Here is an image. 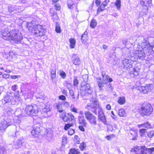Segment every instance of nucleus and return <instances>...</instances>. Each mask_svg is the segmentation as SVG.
<instances>
[{
    "label": "nucleus",
    "instance_id": "nucleus-61",
    "mask_svg": "<svg viewBox=\"0 0 154 154\" xmlns=\"http://www.w3.org/2000/svg\"><path fill=\"white\" fill-rule=\"evenodd\" d=\"M7 128V127H3L0 126V130L1 132L4 131Z\"/></svg>",
    "mask_w": 154,
    "mask_h": 154
},
{
    "label": "nucleus",
    "instance_id": "nucleus-43",
    "mask_svg": "<svg viewBox=\"0 0 154 154\" xmlns=\"http://www.w3.org/2000/svg\"><path fill=\"white\" fill-rule=\"evenodd\" d=\"M109 78V76L106 75L104 77H103V83L106 84L107 83V79Z\"/></svg>",
    "mask_w": 154,
    "mask_h": 154
},
{
    "label": "nucleus",
    "instance_id": "nucleus-23",
    "mask_svg": "<svg viewBox=\"0 0 154 154\" xmlns=\"http://www.w3.org/2000/svg\"><path fill=\"white\" fill-rule=\"evenodd\" d=\"M122 42L123 44L125 45L126 48L128 49H129L132 45V44L130 41L126 40H123Z\"/></svg>",
    "mask_w": 154,
    "mask_h": 154
},
{
    "label": "nucleus",
    "instance_id": "nucleus-52",
    "mask_svg": "<svg viewBox=\"0 0 154 154\" xmlns=\"http://www.w3.org/2000/svg\"><path fill=\"white\" fill-rule=\"evenodd\" d=\"M146 129H142L139 130L140 134L141 136H143V134L145 133Z\"/></svg>",
    "mask_w": 154,
    "mask_h": 154
},
{
    "label": "nucleus",
    "instance_id": "nucleus-37",
    "mask_svg": "<svg viewBox=\"0 0 154 154\" xmlns=\"http://www.w3.org/2000/svg\"><path fill=\"white\" fill-rule=\"evenodd\" d=\"M86 146V144L84 143H82L80 144L79 147L81 150L83 151L85 149Z\"/></svg>",
    "mask_w": 154,
    "mask_h": 154
},
{
    "label": "nucleus",
    "instance_id": "nucleus-4",
    "mask_svg": "<svg viewBox=\"0 0 154 154\" xmlns=\"http://www.w3.org/2000/svg\"><path fill=\"white\" fill-rule=\"evenodd\" d=\"M141 111L143 116H149L152 113L153 108L150 104L144 103L142 105Z\"/></svg>",
    "mask_w": 154,
    "mask_h": 154
},
{
    "label": "nucleus",
    "instance_id": "nucleus-33",
    "mask_svg": "<svg viewBox=\"0 0 154 154\" xmlns=\"http://www.w3.org/2000/svg\"><path fill=\"white\" fill-rule=\"evenodd\" d=\"M115 5L117 9H119L121 7V0H116L115 3Z\"/></svg>",
    "mask_w": 154,
    "mask_h": 154
},
{
    "label": "nucleus",
    "instance_id": "nucleus-49",
    "mask_svg": "<svg viewBox=\"0 0 154 154\" xmlns=\"http://www.w3.org/2000/svg\"><path fill=\"white\" fill-rule=\"evenodd\" d=\"M72 124H66L64 127V129L65 130H67L69 127L72 126Z\"/></svg>",
    "mask_w": 154,
    "mask_h": 154
},
{
    "label": "nucleus",
    "instance_id": "nucleus-41",
    "mask_svg": "<svg viewBox=\"0 0 154 154\" xmlns=\"http://www.w3.org/2000/svg\"><path fill=\"white\" fill-rule=\"evenodd\" d=\"M107 127L108 130L111 131H112L113 130V126L110 124H107Z\"/></svg>",
    "mask_w": 154,
    "mask_h": 154
},
{
    "label": "nucleus",
    "instance_id": "nucleus-10",
    "mask_svg": "<svg viewBox=\"0 0 154 154\" xmlns=\"http://www.w3.org/2000/svg\"><path fill=\"white\" fill-rule=\"evenodd\" d=\"M153 88V86L152 84H148L145 86H142L140 88V90L141 92L144 93H147L148 92H150Z\"/></svg>",
    "mask_w": 154,
    "mask_h": 154
},
{
    "label": "nucleus",
    "instance_id": "nucleus-8",
    "mask_svg": "<svg viewBox=\"0 0 154 154\" xmlns=\"http://www.w3.org/2000/svg\"><path fill=\"white\" fill-rule=\"evenodd\" d=\"M81 86L80 92L83 95H86L88 94H90L92 93V91L90 88L89 84H84L82 82Z\"/></svg>",
    "mask_w": 154,
    "mask_h": 154
},
{
    "label": "nucleus",
    "instance_id": "nucleus-6",
    "mask_svg": "<svg viewBox=\"0 0 154 154\" xmlns=\"http://www.w3.org/2000/svg\"><path fill=\"white\" fill-rule=\"evenodd\" d=\"M86 118L90 124L92 125H96L97 124V118L90 112L86 111L85 112Z\"/></svg>",
    "mask_w": 154,
    "mask_h": 154
},
{
    "label": "nucleus",
    "instance_id": "nucleus-19",
    "mask_svg": "<svg viewBox=\"0 0 154 154\" xmlns=\"http://www.w3.org/2000/svg\"><path fill=\"white\" fill-rule=\"evenodd\" d=\"M98 117V119L102 122H103V124L105 125L107 124V122L106 119V118L105 116V115H103L102 116H100Z\"/></svg>",
    "mask_w": 154,
    "mask_h": 154
},
{
    "label": "nucleus",
    "instance_id": "nucleus-13",
    "mask_svg": "<svg viewBox=\"0 0 154 154\" xmlns=\"http://www.w3.org/2000/svg\"><path fill=\"white\" fill-rule=\"evenodd\" d=\"M140 68L135 67L133 69L132 71L130 72V75L131 77H134L135 76H138L139 74Z\"/></svg>",
    "mask_w": 154,
    "mask_h": 154
},
{
    "label": "nucleus",
    "instance_id": "nucleus-20",
    "mask_svg": "<svg viewBox=\"0 0 154 154\" xmlns=\"http://www.w3.org/2000/svg\"><path fill=\"white\" fill-rule=\"evenodd\" d=\"M142 148L150 154H152V153L154 151V147L147 148L145 146H143Z\"/></svg>",
    "mask_w": 154,
    "mask_h": 154
},
{
    "label": "nucleus",
    "instance_id": "nucleus-31",
    "mask_svg": "<svg viewBox=\"0 0 154 154\" xmlns=\"http://www.w3.org/2000/svg\"><path fill=\"white\" fill-rule=\"evenodd\" d=\"M118 103L120 105L124 104L125 103V99L124 97H120L118 101Z\"/></svg>",
    "mask_w": 154,
    "mask_h": 154
},
{
    "label": "nucleus",
    "instance_id": "nucleus-53",
    "mask_svg": "<svg viewBox=\"0 0 154 154\" xmlns=\"http://www.w3.org/2000/svg\"><path fill=\"white\" fill-rule=\"evenodd\" d=\"M59 99L60 100L65 101L66 100V98L65 96L63 95H61L59 96Z\"/></svg>",
    "mask_w": 154,
    "mask_h": 154
},
{
    "label": "nucleus",
    "instance_id": "nucleus-1",
    "mask_svg": "<svg viewBox=\"0 0 154 154\" xmlns=\"http://www.w3.org/2000/svg\"><path fill=\"white\" fill-rule=\"evenodd\" d=\"M129 52L130 55L129 57L130 60L125 59L122 61L124 68L126 69L131 68L133 63L137 61L138 59L144 60L146 57L145 54L143 51L137 50L132 52L130 51Z\"/></svg>",
    "mask_w": 154,
    "mask_h": 154
},
{
    "label": "nucleus",
    "instance_id": "nucleus-39",
    "mask_svg": "<svg viewBox=\"0 0 154 154\" xmlns=\"http://www.w3.org/2000/svg\"><path fill=\"white\" fill-rule=\"evenodd\" d=\"M55 31L56 32L58 33H60L61 32L60 26L57 23L56 24Z\"/></svg>",
    "mask_w": 154,
    "mask_h": 154
},
{
    "label": "nucleus",
    "instance_id": "nucleus-46",
    "mask_svg": "<svg viewBox=\"0 0 154 154\" xmlns=\"http://www.w3.org/2000/svg\"><path fill=\"white\" fill-rule=\"evenodd\" d=\"M62 105H63L66 107H68L69 106V102L66 101H63L61 102Z\"/></svg>",
    "mask_w": 154,
    "mask_h": 154
},
{
    "label": "nucleus",
    "instance_id": "nucleus-55",
    "mask_svg": "<svg viewBox=\"0 0 154 154\" xmlns=\"http://www.w3.org/2000/svg\"><path fill=\"white\" fill-rule=\"evenodd\" d=\"M74 130L71 129H69L68 131V134L70 135H72L74 133Z\"/></svg>",
    "mask_w": 154,
    "mask_h": 154
},
{
    "label": "nucleus",
    "instance_id": "nucleus-30",
    "mask_svg": "<svg viewBox=\"0 0 154 154\" xmlns=\"http://www.w3.org/2000/svg\"><path fill=\"white\" fill-rule=\"evenodd\" d=\"M63 84L64 86L66 87L69 90H70L72 87V85L70 83H69L66 81H65Z\"/></svg>",
    "mask_w": 154,
    "mask_h": 154
},
{
    "label": "nucleus",
    "instance_id": "nucleus-62",
    "mask_svg": "<svg viewBox=\"0 0 154 154\" xmlns=\"http://www.w3.org/2000/svg\"><path fill=\"white\" fill-rule=\"evenodd\" d=\"M112 86L110 85L109 84L107 86V89L108 91L109 92H111L112 91Z\"/></svg>",
    "mask_w": 154,
    "mask_h": 154
},
{
    "label": "nucleus",
    "instance_id": "nucleus-59",
    "mask_svg": "<svg viewBox=\"0 0 154 154\" xmlns=\"http://www.w3.org/2000/svg\"><path fill=\"white\" fill-rule=\"evenodd\" d=\"M18 88V87L17 85H14L12 86L11 87V89L13 91H15Z\"/></svg>",
    "mask_w": 154,
    "mask_h": 154
},
{
    "label": "nucleus",
    "instance_id": "nucleus-36",
    "mask_svg": "<svg viewBox=\"0 0 154 154\" xmlns=\"http://www.w3.org/2000/svg\"><path fill=\"white\" fill-rule=\"evenodd\" d=\"M59 74L63 79H65L66 77V74L65 72L63 70H60Z\"/></svg>",
    "mask_w": 154,
    "mask_h": 154
},
{
    "label": "nucleus",
    "instance_id": "nucleus-51",
    "mask_svg": "<svg viewBox=\"0 0 154 154\" xmlns=\"http://www.w3.org/2000/svg\"><path fill=\"white\" fill-rule=\"evenodd\" d=\"M50 13L51 14L52 16L55 17V18L57 17V16L56 14V13L55 12L54 10L52 9H50Z\"/></svg>",
    "mask_w": 154,
    "mask_h": 154
},
{
    "label": "nucleus",
    "instance_id": "nucleus-16",
    "mask_svg": "<svg viewBox=\"0 0 154 154\" xmlns=\"http://www.w3.org/2000/svg\"><path fill=\"white\" fill-rule=\"evenodd\" d=\"M41 132V130L38 127H35L31 131V134L33 136L36 137Z\"/></svg>",
    "mask_w": 154,
    "mask_h": 154
},
{
    "label": "nucleus",
    "instance_id": "nucleus-18",
    "mask_svg": "<svg viewBox=\"0 0 154 154\" xmlns=\"http://www.w3.org/2000/svg\"><path fill=\"white\" fill-rule=\"evenodd\" d=\"M73 63L75 65H79L81 63L79 57L76 55H74V57H73Z\"/></svg>",
    "mask_w": 154,
    "mask_h": 154
},
{
    "label": "nucleus",
    "instance_id": "nucleus-34",
    "mask_svg": "<svg viewBox=\"0 0 154 154\" xmlns=\"http://www.w3.org/2000/svg\"><path fill=\"white\" fill-rule=\"evenodd\" d=\"M147 135L149 138H152L154 136V131L151 130L147 133Z\"/></svg>",
    "mask_w": 154,
    "mask_h": 154
},
{
    "label": "nucleus",
    "instance_id": "nucleus-5",
    "mask_svg": "<svg viewBox=\"0 0 154 154\" xmlns=\"http://www.w3.org/2000/svg\"><path fill=\"white\" fill-rule=\"evenodd\" d=\"M149 42L147 39L141 37L140 40L139 41L137 45V48L140 50H143L144 49L148 48L150 47Z\"/></svg>",
    "mask_w": 154,
    "mask_h": 154
},
{
    "label": "nucleus",
    "instance_id": "nucleus-42",
    "mask_svg": "<svg viewBox=\"0 0 154 154\" xmlns=\"http://www.w3.org/2000/svg\"><path fill=\"white\" fill-rule=\"evenodd\" d=\"M79 81L77 79V77L73 78V84L74 86H77L79 83Z\"/></svg>",
    "mask_w": 154,
    "mask_h": 154
},
{
    "label": "nucleus",
    "instance_id": "nucleus-12",
    "mask_svg": "<svg viewBox=\"0 0 154 154\" xmlns=\"http://www.w3.org/2000/svg\"><path fill=\"white\" fill-rule=\"evenodd\" d=\"M10 119L9 116H5L3 120L1 121L0 126L3 127H7L10 125Z\"/></svg>",
    "mask_w": 154,
    "mask_h": 154
},
{
    "label": "nucleus",
    "instance_id": "nucleus-54",
    "mask_svg": "<svg viewBox=\"0 0 154 154\" xmlns=\"http://www.w3.org/2000/svg\"><path fill=\"white\" fill-rule=\"evenodd\" d=\"M43 111L45 112H47L50 111V108L47 106H46V107L43 109Z\"/></svg>",
    "mask_w": 154,
    "mask_h": 154
},
{
    "label": "nucleus",
    "instance_id": "nucleus-25",
    "mask_svg": "<svg viewBox=\"0 0 154 154\" xmlns=\"http://www.w3.org/2000/svg\"><path fill=\"white\" fill-rule=\"evenodd\" d=\"M119 115L120 117H124L126 115L125 110L124 109H121L119 110Z\"/></svg>",
    "mask_w": 154,
    "mask_h": 154
},
{
    "label": "nucleus",
    "instance_id": "nucleus-11",
    "mask_svg": "<svg viewBox=\"0 0 154 154\" xmlns=\"http://www.w3.org/2000/svg\"><path fill=\"white\" fill-rule=\"evenodd\" d=\"M1 32V35L3 36V39L8 40H10V32L8 28L7 27L4 30H2Z\"/></svg>",
    "mask_w": 154,
    "mask_h": 154
},
{
    "label": "nucleus",
    "instance_id": "nucleus-29",
    "mask_svg": "<svg viewBox=\"0 0 154 154\" xmlns=\"http://www.w3.org/2000/svg\"><path fill=\"white\" fill-rule=\"evenodd\" d=\"M97 22L96 20L94 19L92 20L90 23V27L92 28H94L96 26Z\"/></svg>",
    "mask_w": 154,
    "mask_h": 154
},
{
    "label": "nucleus",
    "instance_id": "nucleus-32",
    "mask_svg": "<svg viewBox=\"0 0 154 154\" xmlns=\"http://www.w3.org/2000/svg\"><path fill=\"white\" fill-rule=\"evenodd\" d=\"M98 116L104 115L102 108L100 106L98 110Z\"/></svg>",
    "mask_w": 154,
    "mask_h": 154
},
{
    "label": "nucleus",
    "instance_id": "nucleus-26",
    "mask_svg": "<svg viewBox=\"0 0 154 154\" xmlns=\"http://www.w3.org/2000/svg\"><path fill=\"white\" fill-rule=\"evenodd\" d=\"M67 116L68 117L69 121L71 120V121L73 122H74L75 121L74 116L70 112L68 113L67 114Z\"/></svg>",
    "mask_w": 154,
    "mask_h": 154
},
{
    "label": "nucleus",
    "instance_id": "nucleus-45",
    "mask_svg": "<svg viewBox=\"0 0 154 154\" xmlns=\"http://www.w3.org/2000/svg\"><path fill=\"white\" fill-rule=\"evenodd\" d=\"M115 136L114 134H111L109 135H108L106 136V137L108 140H110L112 138H114Z\"/></svg>",
    "mask_w": 154,
    "mask_h": 154
},
{
    "label": "nucleus",
    "instance_id": "nucleus-63",
    "mask_svg": "<svg viewBox=\"0 0 154 154\" xmlns=\"http://www.w3.org/2000/svg\"><path fill=\"white\" fill-rule=\"evenodd\" d=\"M2 77L3 78H9V75L7 74H5L2 75Z\"/></svg>",
    "mask_w": 154,
    "mask_h": 154
},
{
    "label": "nucleus",
    "instance_id": "nucleus-60",
    "mask_svg": "<svg viewBox=\"0 0 154 154\" xmlns=\"http://www.w3.org/2000/svg\"><path fill=\"white\" fill-rule=\"evenodd\" d=\"M67 138L66 137H63L62 139V143L63 144H66L67 143Z\"/></svg>",
    "mask_w": 154,
    "mask_h": 154
},
{
    "label": "nucleus",
    "instance_id": "nucleus-35",
    "mask_svg": "<svg viewBox=\"0 0 154 154\" xmlns=\"http://www.w3.org/2000/svg\"><path fill=\"white\" fill-rule=\"evenodd\" d=\"M143 127L147 129L151 128L152 127V126L150 123L148 122L146 123L143 124Z\"/></svg>",
    "mask_w": 154,
    "mask_h": 154
},
{
    "label": "nucleus",
    "instance_id": "nucleus-3",
    "mask_svg": "<svg viewBox=\"0 0 154 154\" xmlns=\"http://www.w3.org/2000/svg\"><path fill=\"white\" fill-rule=\"evenodd\" d=\"M10 38L12 41L16 43H19L22 39L23 36L19 30L14 29L10 32Z\"/></svg>",
    "mask_w": 154,
    "mask_h": 154
},
{
    "label": "nucleus",
    "instance_id": "nucleus-7",
    "mask_svg": "<svg viewBox=\"0 0 154 154\" xmlns=\"http://www.w3.org/2000/svg\"><path fill=\"white\" fill-rule=\"evenodd\" d=\"M44 31L40 25H37L34 26L31 32L37 36H41L44 35Z\"/></svg>",
    "mask_w": 154,
    "mask_h": 154
},
{
    "label": "nucleus",
    "instance_id": "nucleus-24",
    "mask_svg": "<svg viewBox=\"0 0 154 154\" xmlns=\"http://www.w3.org/2000/svg\"><path fill=\"white\" fill-rule=\"evenodd\" d=\"M78 150V149L75 148L71 149L70 150V152L68 154H79L80 152Z\"/></svg>",
    "mask_w": 154,
    "mask_h": 154
},
{
    "label": "nucleus",
    "instance_id": "nucleus-40",
    "mask_svg": "<svg viewBox=\"0 0 154 154\" xmlns=\"http://www.w3.org/2000/svg\"><path fill=\"white\" fill-rule=\"evenodd\" d=\"M67 5L68 7L70 9H71V7L74 5V3L72 0H68Z\"/></svg>",
    "mask_w": 154,
    "mask_h": 154
},
{
    "label": "nucleus",
    "instance_id": "nucleus-38",
    "mask_svg": "<svg viewBox=\"0 0 154 154\" xmlns=\"http://www.w3.org/2000/svg\"><path fill=\"white\" fill-rule=\"evenodd\" d=\"M97 83L98 84V86L100 90H102L103 87L104 86V84H105V83H103V82L102 81V82H101L100 81H97Z\"/></svg>",
    "mask_w": 154,
    "mask_h": 154
},
{
    "label": "nucleus",
    "instance_id": "nucleus-27",
    "mask_svg": "<svg viewBox=\"0 0 154 154\" xmlns=\"http://www.w3.org/2000/svg\"><path fill=\"white\" fill-rule=\"evenodd\" d=\"M26 26L27 27V28L28 29L29 31L30 32H31L32 30V29H33V28L35 25H34L32 24V22H31L29 23H27Z\"/></svg>",
    "mask_w": 154,
    "mask_h": 154
},
{
    "label": "nucleus",
    "instance_id": "nucleus-57",
    "mask_svg": "<svg viewBox=\"0 0 154 154\" xmlns=\"http://www.w3.org/2000/svg\"><path fill=\"white\" fill-rule=\"evenodd\" d=\"M72 98L73 99V101H76L78 99L79 97V94H78L77 96L76 97H75V95L74 94L73 95H72Z\"/></svg>",
    "mask_w": 154,
    "mask_h": 154
},
{
    "label": "nucleus",
    "instance_id": "nucleus-2",
    "mask_svg": "<svg viewBox=\"0 0 154 154\" xmlns=\"http://www.w3.org/2000/svg\"><path fill=\"white\" fill-rule=\"evenodd\" d=\"M38 108L35 105H28L26 106L24 109V113H22L20 109H18L15 112V115L19 119H21L22 117L27 116H35L38 112Z\"/></svg>",
    "mask_w": 154,
    "mask_h": 154
},
{
    "label": "nucleus",
    "instance_id": "nucleus-58",
    "mask_svg": "<svg viewBox=\"0 0 154 154\" xmlns=\"http://www.w3.org/2000/svg\"><path fill=\"white\" fill-rule=\"evenodd\" d=\"M55 7L56 10L59 11L60 9V5L58 4H56L54 5Z\"/></svg>",
    "mask_w": 154,
    "mask_h": 154
},
{
    "label": "nucleus",
    "instance_id": "nucleus-50",
    "mask_svg": "<svg viewBox=\"0 0 154 154\" xmlns=\"http://www.w3.org/2000/svg\"><path fill=\"white\" fill-rule=\"evenodd\" d=\"M72 124H66L64 127V129L65 130H67L69 127L72 126Z\"/></svg>",
    "mask_w": 154,
    "mask_h": 154
},
{
    "label": "nucleus",
    "instance_id": "nucleus-21",
    "mask_svg": "<svg viewBox=\"0 0 154 154\" xmlns=\"http://www.w3.org/2000/svg\"><path fill=\"white\" fill-rule=\"evenodd\" d=\"M140 5L142 6L146 11H147L148 10L149 5L143 1H141L140 2Z\"/></svg>",
    "mask_w": 154,
    "mask_h": 154
},
{
    "label": "nucleus",
    "instance_id": "nucleus-15",
    "mask_svg": "<svg viewBox=\"0 0 154 154\" xmlns=\"http://www.w3.org/2000/svg\"><path fill=\"white\" fill-rule=\"evenodd\" d=\"M22 139L21 138H19L14 143L13 146L15 148L18 149L22 146Z\"/></svg>",
    "mask_w": 154,
    "mask_h": 154
},
{
    "label": "nucleus",
    "instance_id": "nucleus-9",
    "mask_svg": "<svg viewBox=\"0 0 154 154\" xmlns=\"http://www.w3.org/2000/svg\"><path fill=\"white\" fill-rule=\"evenodd\" d=\"M100 106V104L98 101H94L92 105L88 104L85 106V108H88L89 111H91L96 115H97V111Z\"/></svg>",
    "mask_w": 154,
    "mask_h": 154
},
{
    "label": "nucleus",
    "instance_id": "nucleus-48",
    "mask_svg": "<svg viewBox=\"0 0 154 154\" xmlns=\"http://www.w3.org/2000/svg\"><path fill=\"white\" fill-rule=\"evenodd\" d=\"M144 146H140V152L141 154H147V152L142 147Z\"/></svg>",
    "mask_w": 154,
    "mask_h": 154
},
{
    "label": "nucleus",
    "instance_id": "nucleus-56",
    "mask_svg": "<svg viewBox=\"0 0 154 154\" xmlns=\"http://www.w3.org/2000/svg\"><path fill=\"white\" fill-rule=\"evenodd\" d=\"M63 119L65 122H68L69 121V119L67 116L65 115L63 118Z\"/></svg>",
    "mask_w": 154,
    "mask_h": 154
},
{
    "label": "nucleus",
    "instance_id": "nucleus-17",
    "mask_svg": "<svg viewBox=\"0 0 154 154\" xmlns=\"http://www.w3.org/2000/svg\"><path fill=\"white\" fill-rule=\"evenodd\" d=\"M88 32L85 31L81 36V41L83 43H85L88 39V37L87 35Z\"/></svg>",
    "mask_w": 154,
    "mask_h": 154
},
{
    "label": "nucleus",
    "instance_id": "nucleus-44",
    "mask_svg": "<svg viewBox=\"0 0 154 154\" xmlns=\"http://www.w3.org/2000/svg\"><path fill=\"white\" fill-rule=\"evenodd\" d=\"M5 149L2 146L0 145V153L3 154L5 153Z\"/></svg>",
    "mask_w": 154,
    "mask_h": 154
},
{
    "label": "nucleus",
    "instance_id": "nucleus-14",
    "mask_svg": "<svg viewBox=\"0 0 154 154\" xmlns=\"http://www.w3.org/2000/svg\"><path fill=\"white\" fill-rule=\"evenodd\" d=\"M79 123L84 127H86L88 125L87 123L83 116H79L78 117Z\"/></svg>",
    "mask_w": 154,
    "mask_h": 154
},
{
    "label": "nucleus",
    "instance_id": "nucleus-64",
    "mask_svg": "<svg viewBox=\"0 0 154 154\" xmlns=\"http://www.w3.org/2000/svg\"><path fill=\"white\" fill-rule=\"evenodd\" d=\"M51 75L56 74V70L53 69L51 70Z\"/></svg>",
    "mask_w": 154,
    "mask_h": 154
},
{
    "label": "nucleus",
    "instance_id": "nucleus-28",
    "mask_svg": "<svg viewBox=\"0 0 154 154\" xmlns=\"http://www.w3.org/2000/svg\"><path fill=\"white\" fill-rule=\"evenodd\" d=\"M69 42L70 44V47L73 48L75 46V41L74 38H71L69 39Z\"/></svg>",
    "mask_w": 154,
    "mask_h": 154
},
{
    "label": "nucleus",
    "instance_id": "nucleus-22",
    "mask_svg": "<svg viewBox=\"0 0 154 154\" xmlns=\"http://www.w3.org/2000/svg\"><path fill=\"white\" fill-rule=\"evenodd\" d=\"M56 107L57 109V111L60 112H63V110L62 108V104L61 102H59L56 103Z\"/></svg>",
    "mask_w": 154,
    "mask_h": 154
},
{
    "label": "nucleus",
    "instance_id": "nucleus-47",
    "mask_svg": "<svg viewBox=\"0 0 154 154\" xmlns=\"http://www.w3.org/2000/svg\"><path fill=\"white\" fill-rule=\"evenodd\" d=\"M51 77L53 82H55L56 77V74L51 75Z\"/></svg>",
    "mask_w": 154,
    "mask_h": 154
}]
</instances>
